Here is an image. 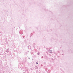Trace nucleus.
Segmentation results:
<instances>
[{"label": "nucleus", "mask_w": 73, "mask_h": 73, "mask_svg": "<svg viewBox=\"0 0 73 73\" xmlns=\"http://www.w3.org/2000/svg\"><path fill=\"white\" fill-rule=\"evenodd\" d=\"M36 64H38V63H36Z\"/></svg>", "instance_id": "nucleus-1"}]
</instances>
